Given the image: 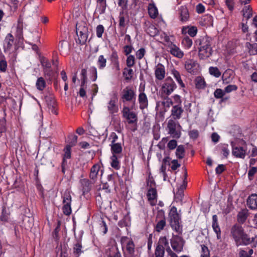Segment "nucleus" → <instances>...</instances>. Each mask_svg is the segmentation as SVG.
Segmentation results:
<instances>
[{
	"label": "nucleus",
	"instance_id": "aec40b11",
	"mask_svg": "<svg viewBox=\"0 0 257 257\" xmlns=\"http://www.w3.org/2000/svg\"><path fill=\"white\" fill-rule=\"evenodd\" d=\"M218 218L216 215H213L212 216V228L214 231L216 233L218 239L221 238V230L217 222Z\"/></svg>",
	"mask_w": 257,
	"mask_h": 257
},
{
	"label": "nucleus",
	"instance_id": "49530a36",
	"mask_svg": "<svg viewBox=\"0 0 257 257\" xmlns=\"http://www.w3.org/2000/svg\"><path fill=\"white\" fill-rule=\"evenodd\" d=\"M146 31L147 33L152 37L155 36L158 33L157 29L153 25L149 26Z\"/></svg>",
	"mask_w": 257,
	"mask_h": 257
},
{
	"label": "nucleus",
	"instance_id": "c85d7f7f",
	"mask_svg": "<svg viewBox=\"0 0 257 257\" xmlns=\"http://www.w3.org/2000/svg\"><path fill=\"white\" fill-rule=\"evenodd\" d=\"M80 183L83 193L88 192L91 189L90 181L87 179H83L80 180Z\"/></svg>",
	"mask_w": 257,
	"mask_h": 257
},
{
	"label": "nucleus",
	"instance_id": "ea45409f",
	"mask_svg": "<svg viewBox=\"0 0 257 257\" xmlns=\"http://www.w3.org/2000/svg\"><path fill=\"white\" fill-rule=\"evenodd\" d=\"M111 166L115 170H119L120 168V163L118 161L116 155H112L111 158Z\"/></svg>",
	"mask_w": 257,
	"mask_h": 257
},
{
	"label": "nucleus",
	"instance_id": "a18cd8bd",
	"mask_svg": "<svg viewBox=\"0 0 257 257\" xmlns=\"http://www.w3.org/2000/svg\"><path fill=\"white\" fill-rule=\"evenodd\" d=\"M221 153L223 154L224 158H227L229 154L228 145L227 144L221 145L220 146Z\"/></svg>",
	"mask_w": 257,
	"mask_h": 257
},
{
	"label": "nucleus",
	"instance_id": "0e129e2a",
	"mask_svg": "<svg viewBox=\"0 0 257 257\" xmlns=\"http://www.w3.org/2000/svg\"><path fill=\"white\" fill-rule=\"evenodd\" d=\"M146 51L145 49L143 48H142L140 49L137 52H136V57L138 59H142L145 54Z\"/></svg>",
	"mask_w": 257,
	"mask_h": 257
},
{
	"label": "nucleus",
	"instance_id": "5fc2aeb1",
	"mask_svg": "<svg viewBox=\"0 0 257 257\" xmlns=\"http://www.w3.org/2000/svg\"><path fill=\"white\" fill-rule=\"evenodd\" d=\"M225 93V92L224 90L223 91L221 89L218 88L215 90L214 92V95L216 98L220 99L224 96Z\"/></svg>",
	"mask_w": 257,
	"mask_h": 257
},
{
	"label": "nucleus",
	"instance_id": "c756f323",
	"mask_svg": "<svg viewBox=\"0 0 257 257\" xmlns=\"http://www.w3.org/2000/svg\"><path fill=\"white\" fill-rule=\"evenodd\" d=\"M172 104V102L171 100L169 98L165 99L162 101H159L157 103L156 109L157 111L161 110V109L160 108L161 106L164 107H169Z\"/></svg>",
	"mask_w": 257,
	"mask_h": 257
},
{
	"label": "nucleus",
	"instance_id": "9d476101",
	"mask_svg": "<svg viewBox=\"0 0 257 257\" xmlns=\"http://www.w3.org/2000/svg\"><path fill=\"white\" fill-rule=\"evenodd\" d=\"M185 241L182 237L178 235H173L171 239V244L172 248L176 252H181L183 250Z\"/></svg>",
	"mask_w": 257,
	"mask_h": 257
},
{
	"label": "nucleus",
	"instance_id": "dca6fc26",
	"mask_svg": "<svg viewBox=\"0 0 257 257\" xmlns=\"http://www.w3.org/2000/svg\"><path fill=\"white\" fill-rule=\"evenodd\" d=\"M170 52L172 55L178 58H181L184 56L183 51L176 45L171 43L170 45L169 46Z\"/></svg>",
	"mask_w": 257,
	"mask_h": 257
},
{
	"label": "nucleus",
	"instance_id": "58836bf2",
	"mask_svg": "<svg viewBox=\"0 0 257 257\" xmlns=\"http://www.w3.org/2000/svg\"><path fill=\"white\" fill-rule=\"evenodd\" d=\"M126 249L131 256H134L135 253V244L132 240L129 241L126 244Z\"/></svg>",
	"mask_w": 257,
	"mask_h": 257
},
{
	"label": "nucleus",
	"instance_id": "0eeeda50",
	"mask_svg": "<svg viewBox=\"0 0 257 257\" xmlns=\"http://www.w3.org/2000/svg\"><path fill=\"white\" fill-rule=\"evenodd\" d=\"M176 88V85L175 82L171 77H167L161 89L162 94H165L167 96L170 95Z\"/></svg>",
	"mask_w": 257,
	"mask_h": 257
},
{
	"label": "nucleus",
	"instance_id": "3c124183",
	"mask_svg": "<svg viewBox=\"0 0 257 257\" xmlns=\"http://www.w3.org/2000/svg\"><path fill=\"white\" fill-rule=\"evenodd\" d=\"M0 220L2 222H8L9 220V214L7 213V210L4 208L2 210V214L0 216Z\"/></svg>",
	"mask_w": 257,
	"mask_h": 257
},
{
	"label": "nucleus",
	"instance_id": "72a5a7b5",
	"mask_svg": "<svg viewBox=\"0 0 257 257\" xmlns=\"http://www.w3.org/2000/svg\"><path fill=\"white\" fill-rule=\"evenodd\" d=\"M165 70L164 67H158L155 70V76L159 80H162L165 77Z\"/></svg>",
	"mask_w": 257,
	"mask_h": 257
},
{
	"label": "nucleus",
	"instance_id": "ddd939ff",
	"mask_svg": "<svg viewBox=\"0 0 257 257\" xmlns=\"http://www.w3.org/2000/svg\"><path fill=\"white\" fill-rule=\"evenodd\" d=\"M232 150V155L236 158H240L243 159L246 154V149L244 147L235 146L233 142L231 143Z\"/></svg>",
	"mask_w": 257,
	"mask_h": 257
},
{
	"label": "nucleus",
	"instance_id": "412c9836",
	"mask_svg": "<svg viewBox=\"0 0 257 257\" xmlns=\"http://www.w3.org/2000/svg\"><path fill=\"white\" fill-rule=\"evenodd\" d=\"M16 37L19 40V42L24 40L23 38V24L20 19L18 20V24L16 27Z\"/></svg>",
	"mask_w": 257,
	"mask_h": 257
},
{
	"label": "nucleus",
	"instance_id": "39448f33",
	"mask_svg": "<svg viewBox=\"0 0 257 257\" xmlns=\"http://www.w3.org/2000/svg\"><path fill=\"white\" fill-rule=\"evenodd\" d=\"M147 184L148 186L150 185V187L148 190L147 196L151 205L153 206L156 204L157 197V192L154 187L155 182L154 180L148 181Z\"/></svg>",
	"mask_w": 257,
	"mask_h": 257
},
{
	"label": "nucleus",
	"instance_id": "5701e85b",
	"mask_svg": "<svg viewBox=\"0 0 257 257\" xmlns=\"http://www.w3.org/2000/svg\"><path fill=\"white\" fill-rule=\"evenodd\" d=\"M182 33L183 34H188L192 37H194L196 35L197 33V29L196 27H183L182 29Z\"/></svg>",
	"mask_w": 257,
	"mask_h": 257
},
{
	"label": "nucleus",
	"instance_id": "37998d69",
	"mask_svg": "<svg viewBox=\"0 0 257 257\" xmlns=\"http://www.w3.org/2000/svg\"><path fill=\"white\" fill-rule=\"evenodd\" d=\"M81 248V243L80 242L77 241V243L74 244V246L73 248V253L75 255L76 257H78L80 255V254L82 252Z\"/></svg>",
	"mask_w": 257,
	"mask_h": 257
},
{
	"label": "nucleus",
	"instance_id": "c9c22d12",
	"mask_svg": "<svg viewBox=\"0 0 257 257\" xmlns=\"http://www.w3.org/2000/svg\"><path fill=\"white\" fill-rule=\"evenodd\" d=\"M176 156L179 159H183L185 156V151L184 146L179 145L177 147Z\"/></svg>",
	"mask_w": 257,
	"mask_h": 257
},
{
	"label": "nucleus",
	"instance_id": "f03ea898",
	"mask_svg": "<svg viewBox=\"0 0 257 257\" xmlns=\"http://www.w3.org/2000/svg\"><path fill=\"white\" fill-rule=\"evenodd\" d=\"M76 31L79 43L84 44L88 38V31L87 23L83 21L77 22L76 25Z\"/></svg>",
	"mask_w": 257,
	"mask_h": 257
},
{
	"label": "nucleus",
	"instance_id": "13d9d810",
	"mask_svg": "<svg viewBox=\"0 0 257 257\" xmlns=\"http://www.w3.org/2000/svg\"><path fill=\"white\" fill-rule=\"evenodd\" d=\"M104 28L102 25H99L96 28V36L98 38H102V34L104 33Z\"/></svg>",
	"mask_w": 257,
	"mask_h": 257
},
{
	"label": "nucleus",
	"instance_id": "a211bd4d",
	"mask_svg": "<svg viewBox=\"0 0 257 257\" xmlns=\"http://www.w3.org/2000/svg\"><path fill=\"white\" fill-rule=\"evenodd\" d=\"M247 205L251 209H257V194H252L247 199Z\"/></svg>",
	"mask_w": 257,
	"mask_h": 257
},
{
	"label": "nucleus",
	"instance_id": "c03bdc74",
	"mask_svg": "<svg viewBox=\"0 0 257 257\" xmlns=\"http://www.w3.org/2000/svg\"><path fill=\"white\" fill-rule=\"evenodd\" d=\"M165 253L164 246L157 245L155 251V255L156 257H164Z\"/></svg>",
	"mask_w": 257,
	"mask_h": 257
},
{
	"label": "nucleus",
	"instance_id": "09e8293b",
	"mask_svg": "<svg viewBox=\"0 0 257 257\" xmlns=\"http://www.w3.org/2000/svg\"><path fill=\"white\" fill-rule=\"evenodd\" d=\"M166 225V220L165 218L162 219L159 221L156 226V230L157 232H160L163 229Z\"/></svg>",
	"mask_w": 257,
	"mask_h": 257
},
{
	"label": "nucleus",
	"instance_id": "2f4dec72",
	"mask_svg": "<svg viewBox=\"0 0 257 257\" xmlns=\"http://www.w3.org/2000/svg\"><path fill=\"white\" fill-rule=\"evenodd\" d=\"M110 146L112 155H116L121 153L122 148L120 143L110 144Z\"/></svg>",
	"mask_w": 257,
	"mask_h": 257
},
{
	"label": "nucleus",
	"instance_id": "1a4fd4ad",
	"mask_svg": "<svg viewBox=\"0 0 257 257\" xmlns=\"http://www.w3.org/2000/svg\"><path fill=\"white\" fill-rule=\"evenodd\" d=\"M244 233L242 227L238 224H234L231 229V234L234 238L236 244L241 245L240 238Z\"/></svg>",
	"mask_w": 257,
	"mask_h": 257
},
{
	"label": "nucleus",
	"instance_id": "7ed1b4c3",
	"mask_svg": "<svg viewBox=\"0 0 257 257\" xmlns=\"http://www.w3.org/2000/svg\"><path fill=\"white\" fill-rule=\"evenodd\" d=\"M167 128L168 134L173 138L177 139L180 138L181 126L178 121L172 119H169L167 124Z\"/></svg>",
	"mask_w": 257,
	"mask_h": 257
},
{
	"label": "nucleus",
	"instance_id": "cd10ccee",
	"mask_svg": "<svg viewBox=\"0 0 257 257\" xmlns=\"http://www.w3.org/2000/svg\"><path fill=\"white\" fill-rule=\"evenodd\" d=\"M59 48L62 53L67 54L70 50L69 43L67 41H62L59 44Z\"/></svg>",
	"mask_w": 257,
	"mask_h": 257
},
{
	"label": "nucleus",
	"instance_id": "79ce46f5",
	"mask_svg": "<svg viewBox=\"0 0 257 257\" xmlns=\"http://www.w3.org/2000/svg\"><path fill=\"white\" fill-rule=\"evenodd\" d=\"M172 72L174 77L175 78L181 87L184 88L185 85L181 78L179 72L176 70H173Z\"/></svg>",
	"mask_w": 257,
	"mask_h": 257
},
{
	"label": "nucleus",
	"instance_id": "680f3d73",
	"mask_svg": "<svg viewBox=\"0 0 257 257\" xmlns=\"http://www.w3.org/2000/svg\"><path fill=\"white\" fill-rule=\"evenodd\" d=\"M77 136L75 135H71L69 136V139L70 141L69 142V144L68 145L71 146V147L75 145L77 140Z\"/></svg>",
	"mask_w": 257,
	"mask_h": 257
},
{
	"label": "nucleus",
	"instance_id": "6ab92c4d",
	"mask_svg": "<svg viewBox=\"0 0 257 257\" xmlns=\"http://www.w3.org/2000/svg\"><path fill=\"white\" fill-rule=\"evenodd\" d=\"M100 170V165L98 164H94L91 168L89 177L94 183L97 179L98 172Z\"/></svg>",
	"mask_w": 257,
	"mask_h": 257
},
{
	"label": "nucleus",
	"instance_id": "2eb2a0df",
	"mask_svg": "<svg viewBox=\"0 0 257 257\" xmlns=\"http://www.w3.org/2000/svg\"><path fill=\"white\" fill-rule=\"evenodd\" d=\"M241 244L248 245L252 243V247H255L257 245V236L255 235L252 238H250L245 232L240 238Z\"/></svg>",
	"mask_w": 257,
	"mask_h": 257
},
{
	"label": "nucleus",
	"instance_id": "393cba45",
	"mask_svg": "<svg viewBox=\"0 0 257 257\" xmlns=\"http://www.w3.org/2000/svg\"><path fill=\"white\" fill-rule=\"evenodd\" d=\"M139 101L140 103V108L144 109L147 107L148 105V101L146 95L142 92L139 95Z\"/></svg>",
	"mask_w": 257,
	"mask_h": 257
},
{
	"label": "nucleus",
	"instance_id": "f8f14e48",
	"mask_svg": "<svg viewBox=\"0 0 257 257\" xmlns=\"http://www.w3.org/2000/svg\"><path fill=\"white\" fill-rule=\"evenodd\" d=\"M14 44V38L13 35L11 33L7 34L5 38L3 47L5 53L10 52L13 50Z\"/></svg>",
	"mask_w": 257,
	"mask_h": 257
},
{
	"label": "nucleus",
	"instance_id": "f704fd0d",
	"mask_svg": "<svg viewBox=\"0 0 257 257\" xmlns=\"http://www.w3.org/2000/svg\"><path fill=\"white\" fill-rule=\"evenodd\" d=\"M181 44L185 49H189L192 46L193 42L191 39L188 36H185L182 38Z\"/></svg>",
	"mask_w": 257,
	"mask_h": 257
},
{
	"label": "nucleus",
	"instance_id": "774afa93",
	"mask_svg": "<svg viewBox=\"0 0 257 257\" xmlns=\"http://www.w3.org/2000/svg\"><path fill=\"white\" fill-rule=\"evenodd\" d=\"M171 169L172 170L175 171L180 166V164L178 163V161L177 160H172L171 161Z\"/></svg>",
	"mask_w": 257,
	"mask_h": 257
},
{
	"label": "nucleus",
	"instance_id": "20e7f679",
	"mask_svg": "<svg viewBox=\"0 0 257 257\" xmlns=\"http://www.w3.org/2000/svg\"><path fill=\"white\" fill-rule=\"evenodd\" d=\"M121 98L123 102L124 101L133 102L131 108L134 109L136 100V94L132 87L127 86L123 89L122 91Z\"/></svg>",
	"mask_w": 257,
	"mask_h": 257
},
{
	"label": "nucleus",
	"instance_id": "de8ad7c7",
	"mask_svg": "<svg viewBox=\"0 0 257 257\" xmlns=\"http://www.w3.org/2000/svg\"><path fill=\"white\" fill-rule=\"evenodd\" d=\"M209 73L215 77L220 76L221 73L216 67H210L209 69Z\"/></svg>",
	"mask_w": 257,
	"mask_h": 257
},
{
	"label": "nucleus",
	"instance_id": "4c0bfd02",
	"mask_svg": "<svg viewBox=\"0 0 257 257\" xmlns=\"http://www.w3.org/2000/svg\"><path fill=\"white\" fill-rule=\"evenodd\" d=\"M242 12L243 17L246 18L247 20L249 19L252 15V9L249 5L245 6L242 9Z\"/></svg>",
	"mask_w": 257,
	"mask_h": 257
},
{
	"label": "nucleus",
	"instance_id": "864d4df0",
	"mask_svg": "<svg viewBox=\"0 0 257 257\" xmlns=\"http://www.w3.org/2000/svg\"><path fill=\"white\" fill-rule=\"evenodd\" d=\"M71 146L67 145L64 149V151L65 152L63 160L66 161V159H70L71 158Z\"/></svg>",
	"mask_w": 257,
	"mask_h": 257
},
{
	"label": "nucleus",
	"instance_id": "9b49d317",
	"mask_svg": "<svg viewBox=\"0 0 257 257\" xmlns=\"http://www.w3.org/2000/svg\"><path fill=\"white\" fill-rule=\"evenodd\" d=\"M170 219V225L173 230L178 234H182V226L180 224V217L179 214H174L169 216Z\"/></svg>",
	"mask_w": 257,
	"mask_h": 257
},
{
	"label": "nucleus",
	"instance_id": "423d86ee",
	"mask_svg": "<svg viewBox=\"0 0 257 257\" xmlns=\"http://www.w3.org/2000/svg\"><path fill=\"white\" fill-rule=\"evenodd\" d=\"M63 212L66 215H69L72 212L71 203L72 201L70 192L68 190H66L63 196Z\"/></svg>",
	"mask_w": 257,
	"mask_h": 257
},
{
	"label": "nucleus",
	"instance_id": "338daca9",
	"mask_svg": "<svg viewBox=\"0 0 257 257\" xmlns=\"http://www.w3.org/2000/svg\"><path fill=\"white\" fill-rule=\"evenodd\" d=\"M189 135L190 138L192 139H196L198 138L199 135L198 131L196 130H193L189 132Z\"/></svg>",
	"mask_w": 257,
	"mask_h": 257
},
{
	"label": "nucleus",
	"instance_id": "69168bd1",
	"mask_svg": "<svg viewBox=\"0 0 257 257\" xmlns=\"http://www.w3.org/2000/svg\"><path fill=\"white\" fill-rule=\"evenodd\" d=\"M256 167H253L249 169L248 172V176L249 180H251L252 179V177L254 176V174L256 172Z\"/></svg>",
	"mask_w": 257,
	"mask_h": 257
},
{
	"label": "nucleus",
	"instance_id": "8fccbe9b",
	"mask_svg": "<svg viewBox=\"0 0 257 257\" xmlns=\"http://www.w3.org/2000/svg\"><path fill=\"white\" fill-rule=\"evenodd\" d=\"M36 87L37 89L42 90L45 87V81L43 78L40 77L37 79L36 82Z\"/></svg>",
	"mask_w": 257,
	"mask_h": 257
},
{
	"label": "nucleus",
	"instance_id": "6e6d98bb",
	"mask_svg": "<svg viewBox=\"0 0 257 257\" xmlns=\"http://www.w3.org/2000/svg\"><path fill=\"white\" fill-rule=\"evenodd\" d=\"M196 65H185L186 70L190 73L196 74L198 72Z\"/></svg>",
	"mask_w": 257,
	"mask_h": 257
},
{
	"label": "nucleus",
	"instance_id": "b1692460",
	"mask_svg": "<svg viewBox=\"0 0 257 257\" xmlns=\"http://www.w3.org/2000/svg\"><path fill=\"white\" fill-rule=\"evenodd\" d=\"M148 13L152 19H155L158 15V11L154 3H150L148 7Z\"/></svg>",
	"mask_w": 257,
	"mask_h": 257
},
{
	"label": "nucleus",
	"instance_id": "4d7b16f0",
	"mask_svg": "<svg viewBox=\"0 0 257 257\" xmlns=\"http://www.w3.org/2000/svg\"><path fill=\"white\" fill-rule=\"evenodd\" d=\"M157 245H161L162 246H164L165 247L168 248L169 242L167 238L166 237H161L159 240L158 244Z\"/></svg>",
	"mask_w": 257,
	"mask_h": 257
},
{
	"label": "nucleus",
	"instance_id": "052dcab7",
	"mask_svg": "<svg viewBox=\"0 0 257 257\" xmlns=\"http://www.w3.org/2000/svg\"><path fill=\"white\" fill-rule=\"evenodd\" d=\"M177 147V142L175 140H172L167 144V147L170 150H174Z\"/></svg>",
	"mask_w": 257,
	"mask_h": 257
},
{
	"label": "nucleus",
	"instance_id": "7c9ffc66",
	"mask_svg": "<svg viewBox=\"0 0 257 257\" xmlns=\"http://www.w3.org/2000/svg\"><path fill=\"white\" fill-rule=\"evenodd\" d=\"M248 216V210L246 209H242L237 214V221L240 223H243Z\"/></svg>",
	"mask_w": 257,
	"mask_h": 257
},
{
	"label": "nucleus",
	"instance_id": "6e6552de",
	"mask_svg": "<svg viewBox=\"0 0 257 257\" xmlns=\"http://www.w3.org/2000/svg\"><path fill=\"white\" fill-rule=\"evenodd\" d=\"M131 107L124 106L121 111L123 117L126 119L128 124L136 123L138 121L137 114L134 111H131Z\"/></svg>",
	"mask_w": 257,
	"mask_h": 257
},
{
	"label": "nucleus",
	"instance_id": "603ef678",
	"mask_svg": "<svg viewBox=\"0 0 257 257\" xmlns=\"http://www.w3.org/2000/svg\"><path fill=\"white\" fill-rule=\"evenodd\" d=\"M9 61L8 62L10 64H14L16 62L17 54L15 51H12L9 52Z\"/></svg>",
	"mask_w": 257,
	"mask_h": 257
},
{
	"label": "nucleus",
	"instance_id": "a19ab883",
	"mask_svg": "<svg viewBox=\"0 0 257 257\" xmlns=\"http://www.w3.org/2000/svg\"><path fill=\"white\" fill-rule=\"evenodd\" d=\"M195 85L196 87L198 89H203L205 87V82L204 79L201 77H197L195 79Z\"/></svg>",
	"mask_w": 257,
	"mask_h": 257
},
{
	"label": "nucleus",
	"instance_id": "f257e3e1",
	"mask_svg": "<svg viewBox=\"0 0 257 257\" xmlns=\"http://www.w3.org/2000/svg\"><path fill=\"white\" fill-rule=\"evenodd\" d=\"M199 42V57L200 59H204L209 57L212 52L211 47V39L208 37H202L197 40Z\"/></svg>",
	"mask_w": 257,
	"mask_h": 257
},
{
	"label": "nucleus",
	"instance_id": "473e14b6",
	"mask_svg": "<svg viewBox=\"0 0 257 257\" xmlns=\"http://www.w3.org/2000/svg\"><path fill=\"white\" fill-rule=\"evenodd\" d=\"M245 47L247 49L250 55H255L257 54V44H251L249 42L245 43Z\"/></svg>",
	"mask_w": 257,
	"mask_h": 257
},
{
	"label": "nucleus",
	"instance_id": "bf43d9fd",
	"mask_svg": "<svg viewBox=\"0 0 257 257\" xmlns=\"http://www.w3.org/2000/svg\"><path fill=\"white\" fill-rule=\"evenodd\" d=\"M201 246L202 251L201 257H209V251L208 248L204 244H202Z\"/></svg>",
	"mask_w": 257,
	"mask_h": 257
},
{
	"label": "nucleus",
	"instance_id": "f3484780",
	"mask_svg": "<svg viewBox=\"0 0 257 257\" xmlns=\"http://www.w3.org/2000/svg\"><path fill=\"white\" fill-rule=\"evenodd\" d=\"M117 98L116 95L114 94L113 97L111 98L107 105V108L110 113L116 112L118 110V107L116 105Z\"/></svg>",
	"mask_w": 257,
	"mask_h": 257
},
{
	"label": "nucleus",
	"instance_id": "a878e982",
	"mask_svg": "<svg viewBox=\"0 0 257 257\" xmlns=\"http://www.w3.org/2000/svg\"><path fill=\"white\" fill-rule=\"evenodd\" d=\"M180 20L182 22H186L188 20L189 15L188 10L186 6H181L179 10Z\"/></svg>",
	"mask_w": 257,
	"mask_h": 257
},
{
	"label": "nucleus",
	"instance_id": "4468645a",
	"mask_svg": "<svg viewBox=\"0 0 257 257\" xmlns=\"http://www.w3.org/2000/svg\"><path fill=\"white\" fill-rule=\"evenodd\" d=\"M171 112V116L172 117V119L177 121V120L181 118L182 113L184 112V109L180 105H175L172 106Z\"/></svg>",
	"mask_w": 257,
	"mask_h": 257
},
{
	"label": "nucleus",
	"instance_id": "4be33fe9",
	"mask_svg": "<svg viewBox=\"0 0 257 257\" xmlns=\"http://www.w3.org/2000/svg\"><path fill=\"white\" fill-rule=\"evenodd\" d=\"M49 110H51V112L55 115L58 114L57 104L52 94H49Z\"/></svg>",
	"mask_w": 257,
	"mask_h": 257
},
{
	"label": "nucleus",
	"instance_id": "e433bc0d",
	"mask_svg": "<svg viewBox=\"0 0 257 257\" xmlns=\"http://www.w3.org/2000/svg\"><path fill=\"white\" fill-rule=\"evenodd\" d=\"M132 65H127V67H126L124 69L123 72V75L125 77V79L126 80H131L133 75V71L130 68V66Z\"/></svg>",
	"mask_w": 257,
	"mask_h": 257
},
{
	"label": "nucleus",
	"instance_id": "e2e57ef3",
	"mask_svg": "<svg viewBox=\"0 0 257 257\" xmlns=\"http://www.w3.org/2000/svg\"><path fill=\"white\" fill-rule=\"evenodd\" d=\"M237 89V87L235 85H228L224 89L225 93H229L232 91H235Z\"/></svg>",
	"mask_w": 257,
	"mask_h": 257
},
{
	"label": "nucleus",
	"instance_id": "bb28decb",
	"mask_svg": "<svg viewBox=\"0 0 257 257\" xmlns=\"http://www.w3.org/2000/svg\"><path fill=\"white\" fill-rule=\"evenodd\" d=\"M60 225H61V222L60 220H58L57 222V224L56 227L55 228L54 231L52 232V236L53 238V239L55 240V241L57 243V244L58 243L59 240L60 239Z\"/></svg>",
	"mask_w": 257,
	"mask_h": 257
}]
</instances>
